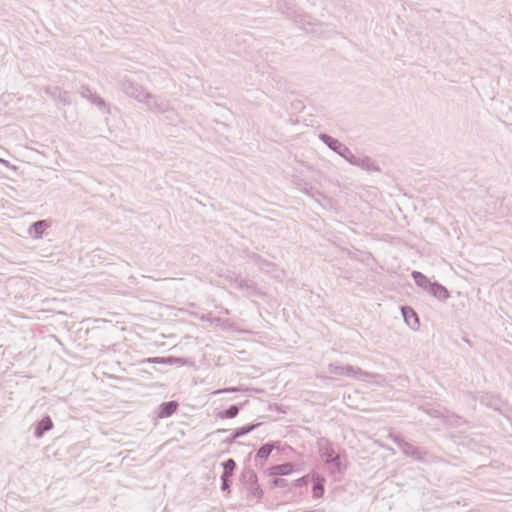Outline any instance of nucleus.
Segmentation results:
<instances>
[{"label":"nucleus","mask_w":512,"mask_h":512,"mask_svg":"<svg viewBox=\"0 0 512 512\" xmlns=\"http://www.w3.org/2000/svg\"><path fill=\"white\" fill-rule=\"evenodd\" d=\"M294 471V465L292 463H284L272 466L268 469L269 476H286L290 475Z\"/></svg>","instance_id":"f257e3e1"},{"label":"nucleus","mask_w":512,"mask_h":512,"mask_svg":"<svg viewBox=\"0 0 512 512\" xmlns=\"http://www.w3.org/2000/svg\"><path fill=\"white\" fill-rule=\"evenodd\" d=\"M178 408V403L176 401H170L163 403L159 408V417L166 418L171 416Z\"/></svg>","instance_id":"f03ea898"},{"label":"nucleus","mask_w":512,"mask_h":512,"mask_svg":"<svg viewBox=\"0 0 512 512\" xmlns=\"http://www.w3.org/2000/svg\"><path fill=\"white\" fill-rule=\"evenodd\" d=\"M235 467H236V464L233 459H229L224 463V473L222 476V480L224 482H226L229 479V477L232 476Z\"/></svg>","instance_id":"7ed1b4c3"},{"label":"nucleus","mask_w":512,"mask_h":512,"mask_svg":"<svg viewBox=\"0 0 512 512\" xmlns=\"http://www.w3.org/2000/svg\"><path fill=\"white\" fill-rule=\"evenodd\" d=\"M51 427H52V421L49 417L42 419L38 423V426H37V435L41 436L43 434V432L51 429Z\"/></svg>","instance_id":"20e7f679"},{"label":"nucleus","mask_w":512,"mask_h":512,"mask_svg":"<svg viewBox=\"0 0 512 512\" xmlns=\"http://www.w3.org/2000/svg\"><path fill=\"white\" fill-rule=\"evenodd\" d=\"M273 449V445L265 444L257 451V457L261 459H267L271 452L273 451Z\"/></svg>","instance_id":"39448f33"},{"label":"nucleus","mask_w":512,"mask_h":512,"mask_svg":"<svg viewBox=\"0 0 512 512\" xmlns=\"http://www.w3.org/2000/svg\"><path fill=\"white\" fill-rule=\"evenodd\" d=\"M323 479L317 478L313 486V495L316 498H320L324 493Z\"/></svg>","instance_id":"423d86ee"},{"label":"nucleus","mask_w":512,"mask_h":512,"mask_svg":"<svg viewBox=\"0 0 512 512\" xmlns=\"http://www.w3.org/2000/svg\"><path fill=\"white\" fill-rule=\"evenodd\" d=\"M238 414V407L233 405L225 412L221 413V418H233Z\"/></svg>","instance_id":"0eeeda50"},{"label":"nucleus","mask_w":512,"mask_h":512,"mask_svg":"<svg viewBox=\"0 0 512 512\" xmlns=\"http://www.w3.org/2000/svg\"><path fill=\"white\" fill-rule=\"evenodd\" d=\"M433 291L435 293V295H437L438 297L440 298H447L448 297V291L446 288L440 286V285H435L433 287Z\"/></svg>","instance_id":"6e6552de"},{"label":"nucleus","mask_w":512,"mask_h":512,"mask_svg":"<svg viewBox=\"0 0 512 512\" xmlns=\"http://www.w3.org/2000/svg\"><path fill=\"white\" fill-rule=\"evenodd\" d=\"M253 428H254V425H251V426H249V427H243V428H240V429L236 432L235 437H238V436H240V435H243V434H245V433H248V432H250Z\"/></svg>","instance_id":"1a4fd4ad"},{"label":"nucleus","mask_w":512,"mask_h":512,"mask_svg":"<svg viewBox=\"0 0 512 512\" xmlns=\"http://www.w3.org/2000/svg\"><path fill=\"white\" fill-rule=\"evenodd\" d=\"M47 225L44 221H39L37 223H35L34 227L36 229V231H39L40 229H43L45 228Z\"/></svg>","instance_id":"9d476101"},{"label":"nucleus","mask_w":512,"mask_h":512,"mask_svg":"<svg viewBox=\"0 0 512 512\" xmlns=\"http://www.w3.org/2000/svg\"><path fill=\"white\" fill-rule=\"evenodd\" d=\"M414 279H420L423 278L422 274L420 272H413Z\"/></svg>","instance_id":"9b49d317"},{"label":"nucleus","mask_w":512,"mask_h":512,"mask_svg":"<svg viewBox=\"0 0 512 512\" xmlns=\"http://www.w3.org/2000/svg\"><path fill=\"white\" fill-rule=\"evenodd\" d=\"M409 312H410V313H411V315H412V316H410V319H413V317H414L415 322H418V318H417L416 314H415L412 310H410Z\"/></svg>","instance_id":"f8f14e48"},{"label":"nucleus","mask_w":512,"mask_h":512,"mask_svg":"<svg viewBox=\"0 0 512 512\" xmlns=\"http://www.w3.org/2000/svg\"><path fill=\"white\" fill-rule=\"evenodd\" d=\"M409 312H410V313H411V315H412V316H410V319H413V317H414L415 322H418V318H417L416 314H415L412 310H410Z\"/></svg>","instance_id":"ddd939ff"},{"label":"nucleus","mask_w":512,"mask_h":512,"mask_svg":"<svg viewBox=\"0 0 512 512\" xmlns=\"http://www.w3.org/2000/svg\"><path fill=\"white\" fill-rule=\"evenodd\" d=\"M228 480L226 482L223 481V488L226 489L228 487Z\"/></svg>","instance_id":"4468645a"},{"label":"nucleus","mask_w":512,"mask_h":512,"mask_svg":"<svg viewBox=\"0 0 512 512\" xmlns=\"http://www.w3.org/2000/svg\"><path fill=\"white\" fill-rule=\"evenodd\" d=\"M403 313H404V317H405V319L408 321L407 312H406L405 310H403Z\"/></svg>","instance_id":"2eb2a0df"}]
</instances>
